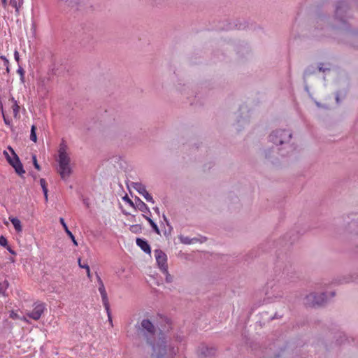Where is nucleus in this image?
Returning <instances> with one entry per match:
<instances>
[{
    "label": "nucleus",
    "mask_w": 358,
    "mask_h": 358,
    "mask_svg": "<svg viewBox=\"0 0 358 358\" xmlns=\"http://www.w3.org/2000/svg\"><path fill=\"white\" fill-rule=\"evenodd\" d=\"M327 296L324 292H311L305 296L303 303L306 306L315 307L322 305L327 301Z\"/></svg>",
    "instance_id": "4"
},
{
    "label": "nucleus",
    "mask_w": 358,
    "mask_h": 358,
    "mask_svg": "<svg viewBox=\"0 0 358 358\" xmlns=\"http://www.w3.org/2000/svg\"><path fill=\"white\" fill-rule=\"evenodd\" d=\"M320 71H322H322H325L324 69H322V68H320Z\"/></svg>",
    "instance_id": "36"
},
{
    "label": "nucleus",
    "mask_w": 358,
    "mask_h": 358,
    "mask_svg": "<svg viewBox=\"0 0 358 358\" xmlns=\"http://www.w3.org/2000/svg\"><path fill=\"white\" fill-rule=\"evenodd\" d=\"M32 159H33V164H34V167H35L38 171H39V170L41 169V167H40L39 164H38V162H37V159H36V155H33V156H32Z\"/></svg>",
    "instance_id": "25"
},
{
    "label": "nucleus",
    "mask_w": 358,
    "mask_h": 358,
    "mask_svg": "<svg viewBox=\"0 0 358 358\" xmlns=\"http://www.w3.org/2000/svg\"><path fill=\"white\" fill-rule=\"evenodd\" d=\"M292 138L289 129H277L269 135V141L277 146L288 144Z\"/></svg>",
    "instance_id": "3"
},
{
    "label": "nucleus",
    "mask_w": 358,
    "mask_h": 358,
    "mask_svg": "<svg viewBox=\"0 0 358 358\" xmlns=\"http://www.w3.org/2000/svg\"><path fill=\"white\" fill-rule=\"evenodd\" d=\"M14 57H15V59L17 62H19L20 56H19V52H18L17 50H15V52H14Z\"/></svg>",
    "instance_id": "31"
},
{
    "label": "nucleus",
    "mask_w": 358,
    "mask_h": 358,
    "mask_svg": "<svg viewBox=\"0 0 358 358\" xmlns=\"http://www.w3.org/2000/svg\"><path fill=\"white\" fill-rule=\"evenodd\" d=\"M57 162L59 164L58 173L62 180H67L73 173V167L69 154L67 152V148L64 143L60 145Z\"/></svg>",
    "instance_id": "2"
},
{
    "label": "nucleus",
    "mask_w": 358,
    "mask_h": 358,
    "mask_svg": "<svg viewBox=\"0 0 358 358\" xmlns=\"http://www.w3.org/2000/svg\"><path fill=\"white\" fill-rule=\"evenodd\" d=\"M132 187L142 195L147 190L145 185L140 182H134L131 183Z\"/></svg>",
    "instance_id": "15"
},
{
    "label": "nucleus",
    "mask_w": 358,
    "mask_h": 358,
    "mask_svg": "<svg viewBox=\"0 0 358 358\" xmlns=\"http://www.w3.org/2000/svg\"><path fill=\"white\" fill-rule=\"evenodd\" d=\"M10 317L13 319V320H20V316L17 313H15V311L12 310L10 313Z\"/></svg>",
    "instance_id": "26"
},
{
    "label": "nucleus",
    "mask_w": 358,
    "mask_h": 358,
    "mask_svg": "<svg viewBox=\"0 0 358 358\" xmlns=\"http://www.w3.org/2000/svg\"><path fill=\"white\" fill-rule=\"evenodd\" d=\"M3 120H4V122L6 124H7L8 126L9 127H12V122H11V120L6 117L4 114L3 113Z\"/></svg>",
    "instance_id": "29"
},
{
    "label": "nucleus",
    "mask_w": 358,
    "mask_h": 358,
    "mask_svg": "<svg viewBox=\"0 0 358 358\" xmlns=\"http://www.w3.org/2000/svg\"><path fill=\"white\" fill-rule=\"evenodd\" d=\"M59 222L60 223L62 224V227H64V229L65 231V232L67 234V235L70 237V238L72 240V242L73 243L74 245L77 246L78 245V242L76 240L75 238V236H73V234L71 233V231L69 229L64 218L61 217L59 219Z\"/></svg>",
    "instance_id": "12"
},
{
    "label": "nucleus",
    "mask_w": 358,
    "mask_h": 358,
    "mask_svg": "<svg viewBox=\"0 0 358 358\" xmlns=\"http://www.w3.org/2000/svg\"><path fill=\"white\" fill-rule=\"evenodd\" d=\"M97 282L99 284V292L101 294L103 304L105 309L107 312L108 320L110 322V324H112L113 322H112L111 314H110V308H109V302H108V296H107V292L106 291L104 284L99 275H97Z\"/></svg>",
    "instance_id": "5"
},
{
    "label": "nucleus",
    "mask_w": 358,
    "mask_h": 358,
    "mask_svg": "<svg viewBox=\"0 0 358 358\" xmlns=\"http://www.w3.org/2000/svg\"><path fill=\"white\" fill-rule=\"evenodd\" d=\"M1 1H2V3H3V6H6V3H7V0H1Z\"/></svg>",
    "instance_id": "34"
},
{
    "label": "nucleus",
    "mask_w": 358,
    "mask_h": 358,
    "mask_svg": "<svg viewBox=\"0 0 358 358\" xmlns=\"http://www.w3.org/2000/svg\"><path fill=\"white\" fill-rule=\"evenodd\" d=\"M178 239L180 240V242L181 243L185 244V245H191V244H194L196 243H203L206 241V238L204 237H201V238L194 237V238H191L188 236H185L183 235H180L178 236Z\"/></svg>",
    "instance_id": "9"
},
{
    "label": "nucleus",
    "mask_w": 358,
    "mask_h": 358,
    "mask_svg": "<svg viewBox=\"0 0 358 358\" xmlns=\"http://www.w3.org/2000/svg\"><path fill=\"white\" fill-rule=\"evenodd\" d=\"M9 220L13 225L15 231L18 234H21L22 231V226L21 221L18 218L13 217H9Z\"/></svg>",
    "instance_id": "13"
},
{
    "label": "nucleus",
    "mask_w": 358,
    "mask_h": 358,
    "mask_svg": "<svg viewBox=\"0 0 358 358\" xmlns=\"http://www.w3.org/2000/svg\"><path fill=\"white\" fill-rule=\"evenodd\" d=\"M148 220L149 222V223L150 224L152 228L154 229V231L157 234H160V231H159V229L157 227V225L156 224L155 222H153V220H152L150 218H148Z\"/></svg>",
    "instance_id": "23"
},
{
    "label": "nucleus",
    "mask_w": 358,
    "mask_h": 358,
    "mask_svg": "<svg viewBox=\"0 0 358 358\" xmlns=\"http://www.w3.org/2000/svg\"><path fill=\"white\" fill-rule=\"evenodd\" d=\"M20 320H21L24 322H28V320L26 317H20Z\"/></svg>",
    "instance_id": "33"
},
{
    "label": "nucleus",
    "mask_w": 358,
    "mask_h": 358,
    "mask_svg": "<svg viewBox=\"0 0 358 358\" xmlns=\"http://www.w3.org/2000/svg\"><path fill=\"white\" fill-rule=\"evenodd\" d=\"M40 185H41V188L43 189L45 199L47 201H48V188H47L46 182H45V179L41 178L40 180Z\"/></svg>",
    "instance_id": "18"
},
{
    "label": "nucleus",
    "mask_w": 358,
    "mask_h": 358,
    "mask_svg": "<svg viewBox=\"0 0 358 358\" xmlns=\"http://www.w3.org/2000/svg\"><path fill=\"white\" fill-rule=\"evenodd\" d=\"M162 273L165 275V280L166 282H171L173 281L172 275L169 273L168 268L166 271H162Z\"/></svg>",
    "instance_id": "22"
},
{
    "label": "nucleus",
    "mask_w": 358,
    "mask_h": 358,
    "mask_svg": "<svg viewBox=\"0 0 358 358\" xmlns=\"http://www.w3.org/2000/svg\"><path fill=\"white\" fill-rule=\"evenodd\" d=\"M123 200L125 202H127V203H129L130 206H131V207L134 206V203L132 202V201L127 196H124L123 197Z\"/></svg>",
    "instance_id": "30"
},
{
    "label": "nucleus",
    "mask_w": 358,
    "mask_h": 358,
    "mask_svg": "<svg viewBox=\"0 0 358 358\" xmlns=\"http://www.w3.org/2000/svg\"><path fill=\"white\" fill-rule=\"evenodd\" d=\"M7 243H8L7 239L3 236H1L0 237V245L1 246H6V245H7Z\"/></svg>",
    "instance_id": "28"
},
{
    "label": "nucleus",
    "mask_w": 358,
    "mask_h": 358,
    "mask_svg": "<svg viewBox=\"0 0 358 358\" xmlns=\"http://www.w3.org/2000/svg\"><path fill=\"white\" fill-rule=\"evenodd\" d=\"M136 244L145 252L148 253V254L150 253V252H151L150 247L148 245V243H147V241H145L141 238H137Z\"/></svg>",
    "instance_id": "14"
},
{
    "label": "nucleus",
    "mask_w": 358,
    "mask_h": 358,
    "mask_svg": "<svg viewBox=\"0 0 358 358\" xmlns=\"http://www.w3.org/2000/svg\"><path fill=\"white\" fill-rule=\"evenodd\" d=\"M10 150L12 152V156H10L7 151H3V154L5 157H6L7 161L8 163L12 166L13 164H15L17 161H19V157L14 152L13 150L11 148H9Z\"/></svg>",
    "instance_id": "11"
},
{
    "label": "nucleus",
    "mask_w": 358,
    "mask_h": 358,
    "mask_svg": "<svg viewBox=\"0 0 358 358\" xmlns=\"http://www.w3.org/2000/svg\"><path fill=\"white\" fill-rule=\"evenodd\" d=\"M0 59H1L4 62V64L6 66L7 71H8V64H9L8 59L5 56H3V55L0 56Z\"/></svg>",
    "instance_id": "27"
},
{
    "label": "nucleus",
    "mask_w": 358,
    "mask_h": 358,
    "mask_svg": "<svg viewBox=\"0 0 358 358\" xmlns=\"http://www.w3.org/2000/svg\"><path fill=\"white\" fill-rule=\"evenodd\" d=\"M24 0H10V5L15 9L17 13H19L20 8L23 3Z\"/></svg>",
    "instance_id": "17"
},
{
    "label": "nucleus",
    "mask_w": 358,
    "mask_h": 358,
    "mask_svg": "<svg viewBox=\"0 0 358 358\" xmlns=\"http://www.w3.org/2000/svg\"><path fill=\"white\" fill-rule=\"evenodd\" d=\"M17 73L20 75L21 79L24 78V71L22 68L17 69Z\"/></svg>",
    "instance_id": "32"
},
{
    "label": "nucleus",
    "mask_w": 358,
    "mask_h": 358,
    "mask_svg": "<svg viewBox=\"0 0 358 358\" xmlns=\"http://www.w3.org/2000/svg\"><path fill=\"white\" fill-rule=\"evenodd\" d=\"M154 255L156 259L157 266L161 271H166L168 268L167 256L161 250H156L154 252Z\"/></svg>",
    "instance_id": "6"
},
{
    "label": "nucleus",
    "mask_w": 358,
    "mask_h": 358,
    "mask_svg": "<svg viewBox=\"0 0 358 358\" xmlns=\"http://www.w3.org/2000/svg\"><path fill=\"white\" fill-rule=\"evenodd\" d=\"M12 166L15 169V172L20 176H22L25 173L23 166L20 160L13 164Z\"/></svg>",
    "instance_id": "16"
},
{
    "label": "nucleus",
    "mask_w": 358,
    "mask_h": 358,
    "mask_svg": "<svg viewBox=\"0 0 358 358\" xmlns=\"http://www.w3.org/2000/svg\"><path fill=\"white\" fill-rule=\"evenodd\" d=\"M141 327L152 335V339L148 338V343L152 347L154 357L156 358H174L178 350L168 343L163 333H156L153 324L149 320H143L141 322Z\"/></svg>",
    "instance_id": "1"
},
{
    "label": "nucleus",
    "mask_w": 358,
    "mask_h": 358,
    "mask_svg": "<svg viewBox=\"0 0 358 358\" xmlns=\"http://www.w3.org/2000/svg\"><path fill=\"white\" fill-rule=\"evenodd\" d=\"M45 310V304L44 303L37 302L34 304L32 311L27 313V315L34 320H38L41 318Z\"/></svg>",
    "instance_id": "8"
},
{
    "label": "nucleus",
    "mask_w": 358,
    "mask_h": 358,
    "mask_svg": "<svg viewBox=\"0 0 358 358\" xmlns=\"http://www.w3.org/2000/svg\"><path fill=\"white\" fill-rule=\"evenodd\" d=\"M9 101L11 104V109L13 110V114L14 117L15 119H19L20 118V115H19L20 106L17 103V101L13 97H11L9 99Z\"/></svg>",
    "instance_id": "10"
},
{
    "label": "nucleus",
    "mask_w": 358,
    "mask_h": 358,
    "mask_svg": "<svg viewBox=\"0 0 358 358\" xmlns=\"http://www.w3.org/2000/svg\"><path fill=\"white\" fill-rule=\"evenodd\" d=\"M8 250H9V252H10V253H12V254H15V252H14L11 249L8 248Z\"/></svg>",
    "instance_id": "35"
},
{
    "label": "nucleus",
    "mask_w": 358,
    "mask_h": 358,
    "mask_svg": "<svg viewBox=\"0 0 358 358\" xmlns=\"http://www.w3.org/2000/svg\"><path fill=\"white\" fill-rule=\"evenodd\" d=\"M36 127L34 125H32L31 128V134H30V139L36 143L37 141V136L36 134Z\"/></svg>",
    "instance_id": "20"
},
{
    "label": "nucleus",
    "mask_w": 358,
    "mask_h": 358,
    "mask_svg": "<svg viewBox=\"0 0 358 358\" xmlns=\"http://www.w3.org/2000/svg\"><path fill=\"white\" fill-rule=\"evenodd\" d=\"M142 196L144 197V199L152 203H155V201L152 198V196L148 193V192L146 190L145 193L142 194Z\"/></svg>",
    "instance_id": "21"
},
{
    "label": "nucleus",
    "mask_w": 358,
    "mask_h": 358,
    "mask_svg": "<svg viewBox=\"0 0 358 358\" xmlns=\"http://www.w3.org/2000/svg\"><path fill=\"white\" fill-rule=\"evenodd\" d=\"M8 287V282L5 280L3 283L0 282V294H3Z\"/></svg>",
    "instance_id": "24"
},
{
    "label": "nucleus",
    "mask_w": 358,
    "mask_h": 358,
    "mask_svg": "<svg viewBox=\"0 0 358 358\" xmlns=\"http://www.w3.org/2000/svg\"><path fill=\"white\" fill-rule=\"evenodd\" d=\"M48 79L40 76L36 80V90L38 96H45L48 93Z\"/></svg>",
    "instance_id": "7"
},
{
    "label": "nucleus",
    "mask_w": 358,
    "mask_h": 358,
    "mask_svg": "<svg viewBox=\"0 0 358 358\" xmlns=\"http://www.w3.org/2000/svg\"><path fill=\"white\" fill-rule=\"evenodd\" d=\"M78 265L80 268H85L87 276L90 278H91V273H90V266L86 264H82L80 259H78Z\"/></svg>",
    "instance_id": "19"
}]
</instances>
